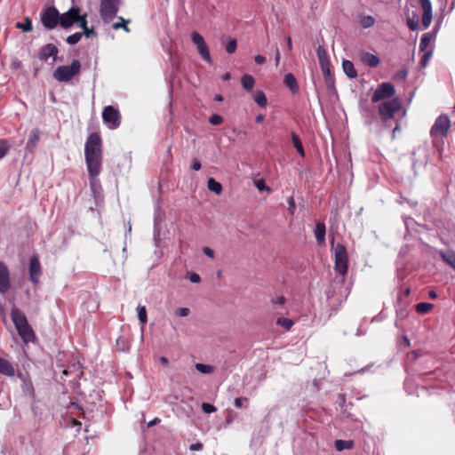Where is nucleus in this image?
I'll list each match as a JSON object with an SVG mask.
<instances>
[{"label": "nucleus", "mask_w": 455, "mask_h": 455, "mask_svg": "<svg viewBox=\"0 0 455 455\" xmlns=\"http://www.w3.org/2000/svg\"><path fill=\"white\" fill-rule=\"evenodd\" d=\"M102 140L98 132L91 133L84 144V159L87 171L102 169Z\"/></svg>", "instance_id": "obj_1"}, {"label": "nucleus", "mask_w": 455, "mask_h": 455, "mask_svg": "<svg viewBox=\"0 0 455 455\" xmlns=\"http://www.w3.org/2000/svg\"><path fill=\"white\" fill-rule=\"evenodd\" d=\"M11 317L22 340L25 343L33 341L35 339V333L32 327L29 325L25 314L19 308L12 307L11 310Z\"/></svg>", "instance_id": "obj_2"}, {"label": "nucleus", "mask_w": 455, "mask_h": 455, "mask_svg": "<svg viewBox=\"0 0 455 455\" xmlns=\"http://www.w3.org/2000/svg\"><path fill=\"white\" fill-rule=\"evenodd\" d=\"M81 62L79 60H73L69 66L63 65L58 67L53 72V78L60 83H69L75 76L81 72Z\"/></svg>", "instance_id": "obj_3"}, {"label": "nucleus", "mask_w": 455, "mask_h": 455, "mask_svg": "<svg viewBox=\"0 0 455 455\" xmlns=\"http://www.w3.org/2000/svg\"><path fill=\"white\" fill-rule=\"evenodd\" d=\"M331 247L334 257V271L337 274L345 276L348 268V254L347 249L341 243L334 245L333 241L331 242Z\"/></svg>", "instance_id": "obj_4"}, {"label": "nucleus", "mask_w": 455, "mask_h": 455, "mask_svg": "<svg viewBox=\"0 0 455 455\" xmlns=\"http://www.w3.org/2000/svg\"><path fill=\"white\" fill-rule=\"evenodd\" d=\"M400 109L401 101L398 98L383 101L378 106L380 120L386 126H388V122L394 119L395 114Z\"/></svg>", "instance_id": "obj_5"}, {"label": "nucleus", "mask_w": 455, "mask_h": 455, "mask_svg": "<svg viewBox=\"0 0 455 455\" xmlns=\"http://www.w3.org/2000/svg\"><path fill=\"white\" fill-rule=\"evenodd\" d=\"M122 0H100V16L106 24L112 21L119 11Z\"/></svg>", "instance_id": "obj_6"}, {"label": "nucleus", "mask_w": 455, "mask_h": 455, "mask_svg": "<svg viewBox=\"0 0 455 455\" xmlns=\"http://www.w3.org/2000/svg\"><path fill=\"white\" fill-rule=\"evenodd\" d=\"M451 127V120L447 115L439 116L430 129V135L434 138H443Z\"/></svg>", "instance_id": "obj_7"}, {"label": "nucleus", "mask_w": 455, "mask_h": 455, "mask_svg": "<svg viewBox=\"0 0 455 455\" xmlns=\"http://www.w3.org/2000/svg\"><path fill=\"white\" fill-rule=\"evenodd\" d=\"M41 22L44 27L52 30L60 23V12L54 6H49L43 10L41 13Z\"/></svg>", "instance_id": "obj_8"}, {"label": "nucleus", "mask_w": 455, "mask_h": 455, "mask_svg": "<svg viewBox=\"0 0 455 455\" xmlns=\"http://www.w3.org/2000/svg\"><path fill=\"white\" fill-rule=\"evenodd\" d=\"M102 119L104 124L112 130L118 128L121 124V115L119 111L112 106H107L103 108Z\"/></svg>", "instance_id": "obj_9"}, {"label": "nucleus", "mask_w": 455, "mask_h": 455, "mask_svg": "<svg viewBox=\"0 0 455 455\" xmlns=\"http://www.w3.org/2000/svg\"><path fill=\"white\" fill-rule=\"evenodd\" d=\"M395 93V86L390 83L380 84L374 92L371 101L377 103L383 100L392 98Z\"/></svg>", "instance_id": "obj_10"}, {"label": "nucleus", "mask_w": 455, "mask_h": 455, "mask_svg": "<svg viewBox=\"0 0 455 455\" xmlns=\"http://www.w3.org/2000/svg\"><path fill=\"white\" fill-rule=\"evenodd\" d=\"M191 40L196 45L197 51L201 57L208 63H212L209 48L204 37L196 31L191 34Z\"/></svg>", "instance_id": "obj_11"}, {"label": "nucleus", "mask_w": 455, "mask_h": 455, "mask_svg": "<svg viewBox=\"0 0 455 455\" xmlns=\"http://www.w3.org/2000/svg\"><path fill=\"white\" fill-rule=\"evenodd\" d=\"M78 12H81L80 7L72 6L66 12L60 14V25L66 29L71 28L76 23Z\"/></svg>", "instance_id": "obj_12"}, {"label": "nucleus", "mask_w": 455, "mask_h": 455, "mask_svg": "<svg viewBox=\"0 0 455 455\" xmlns=\"http://www.w3.org/2000/svg\"><path fill=\"white\" fill-rule=\"evenodd\" d=\"M29 279L34 284L39 283L40 276L42 275V267L37 256H33L30 259L29 263Z\"/></svg>", "instance_id": "obj_13"}, {"label": "nucleus", "mask_w": 455, "mask_h": 455, "mask_svg": "<svg viewBox=\"0 0 455 455\" xmlns=\"http://www.w3.org/2000/svg\"><path fill=\"white\" fill-rule=\"evenodd\" d=\"M11 288L10 272L7 266L0 261V293H6Z\"/></svg>", "instance_id": "obj_14"}, {"label": "nucleus", "mask_w": 455, "mask_h": 455, "mask_svg": "<svg viewBox=\"0 0 455 455\" xmlns=\"http://www.w3.org/2000/svg\"><path fill=\"white\" fill-rule=\"evenodd\" d=\"M422 26L425 29H427L432 21L433 12H432V4L430 0H423L422 1Z\"/></svg>", "instance_id": "obj_15"}, {"label": "nucleus", "mask_w": 455, "mask_h": 455, "mask_svg": "<svg viewBox=\"0 0 455 455\" xmlns=\"http://www.w3.org/2000/svg\"><path fill=\"white\" fill-rule=\"evenodd\" d=\"M58 52V48L54 44H47L40 49L38 57L44 61H46L50 57H52L55 60Z\"/></svg>", "instance_id": "obj_16"}, {"label": "nucleus", "mask_w": 455, "mask_h": 455, "mask_svg": "<svg viewBox=\"0 0 455 455\" xmlns=\"http://www.w3.org/2000/svg\"><path fill=\"white\" fill-rule=\"evenodd\" d=\"M87 172H88V175H89L91 189H92V193L94 194V196H96L97 195H100L101 192L100 181L98 179V176L101 172V169H96L95 170L96 172H92V170L87 171Z\"/></svg>", "instance_id": "obj_17"}, {"label": "nucleus", "mask_w": 455, "mask_h": 455, "mask_svg": "<svg viewBox=\"0 0 455 455\" xmlns=\"http://www.w3.org/2000/svg\"><path fill=\"white\" fill-rule=\"evenodd\" d=\"M316 53L323 73H327L328 68H331V62L325 49L319 45L316 49Z\"/></svg>", "instance_id": "obj_18"}, {"label": "nucleus", "mask_w": 455, "mask_h": 455, "mask_svg": "<svg viewBox=\"0 0 455 455\" xmlns=\"http://www.w3.org/2000/svg\"><path fill=\"white\" fill-rule=\"evenodd\" d=\"M40 140V131L37 128H35L31 131L29 138L27 141L25 149L26 151L33 154L35 149L37 147V143Z\"/></svg>", "instance_id": "obj_19"}, {"label": "nucleus", "mask_w": 455, "mask_h": 455, "mask_svg": "<svg viewBox=\"0 0 455 455\" xmlns=\"http://www.w3.org/2000/svg\"><path fill=\"white\" fill-rule=\"evenodd\" d=\"M325 234L326 228L323 222H317L314 229V235L318 244L322 245L325 243Z\"/></svg>", "instance_id": "obj_20"}, {"label": "nucleus", "mask_w": 455, "mask_h": 455, "mask_svg": "<svg viewBox=\"0 0 455 455\" xmlns=\"http://www.w3.org/2000/svg\"><path fill=\"white\" fill-rule=\"evenodd\" d=\"M0 374L7 377H12L15 374L12 364L3 357H0Z\"/></svg>", "instance_id": "obj_21"}, {"label": "nucleus", "mask_w": 455, "mask_h": 455, "mask_svg": "<svg viewBox=\"0 0 455 455\" xmlns=\"http://www.w3.org/2000/svg\"><path fill=\"white\" fill-rule=\"evenodd\" d=\"M283 83L291 90L292 93L298 92L299 85L295 76L292 74H286L283 77Z\"/></svg>", "instance_id": "obj_22"}, {"label": "nucleus", "mask_w": 455, "mask_h": 455, "mask_svg": "<svg viewBox=\"0 0 455 455\" xmlns=\"http://www.w3.org/2000/svg\"><path fill=\"white\" fill-rule=\"evenodd\" d=\"M342 68L348 78L354 79L357 77V72L354 67V64L350 60H344L342 62Z\"/></svg>", "instance_id": "obj_23"}, {"label": "nucleus", "mask_w": 455, "mask_h": 455, "mask_svg": "<svg viewBox=\"0 0 455 455\" xmlns=\"http://www.w3.org/2000/svg\"><path fill=\"white\" fill-rule=\"evenodd\" d=\"M362 60L371 68H376L379 65L380 60L377 55L366 52L363 55Z\"/></svg>", "instance_id": "obj_24"}, {"label": "nucleus", "mask_w": 455, "mask_h": 455, "mask_svg": "<svg viewBox=\"0 0 455 455\" xmlns=\"http://www.w3.org/2000/svg\"><path fill=\"white\" fill-rule=\"evenodd\" d=\"M439 255L446 264L455 270V251H439Z\"/></svg>", "instance_id": "obj_25"}, {"label": "nucleus", "mask_w": 455, "mask_h": 455, "mask_svg": "<svg viewBox=\"0 0 455 455\" xmlns=\"http://www.w3.org/2000/svg\"><path fill=\"white\" fill-rule=\"evenodd\" d=\"M353 440H336L334 447L337 451H341L343 450H351L354 447Z\"/></svg>", "instance_id": "obj_26"}, {"label": "nucleus", "mask_w": 455, "mask_h": 455, "mask_svg": "<svg viewBox=\"0 0 455 455\" xmlns=\"http://www.w3.org/2000/svg\"><path fill=\"white\" fill-rule=\"evenodd\" d=\"M323 74L324 76V81H325L327 89L332 92H336L335 80H334L333 75L331 73V68H328L327 73H323Z\"/></svg>", "instance_id": "obj_27"}, {"label": "nucleus", "mask_w": 455, "mask_h": 455, "mask_svg": "<svg viewBox=\"0 0 455 455\" xmlns=\"http://www.w3.org/2000/svg\"><path fill=\"white\" fill-rule=\"evenodd\" d=\"M207 188L210 191L220 195L222 192L221 184L213 178H210L207 181Z\"/></svg>", "instance_id": "obj_28"}, {"label": "nucleus", "mask_w": 455, "mask_h": 455, "mask_svg": "<svg viewBox=\"0 0 455 455\" xmlns=\"http://www.w3.org/2000/svg\"><path fill=\"white\" fill-rule=\"evenodd\" d=\"M241 83L244 90L251 92L254 86L255 80L251 75H243Z\"/></svg>", "instance_id": "obj_29"}, {"label": "nucleus", "mask_w": 455, "mask_h": 455, "mask_svg": "<svg viewBox=\"0 0 455 455\" xmlns=\"http://www.w3.org/2000/svg\"><path fill=\"white\" fill-rule=\"evenodd\" d=\"M116 18L120 20V22H115L112 24V28L114 30H118L119 28H123L125 32L129 33L130 28H128L127 24L130 22V20H124L121 16H116Z\"/></svg>", "instance_id": "obj_30"}, {"label": "nucleus", "mask_w": 455, "mask_h": 455, "mask_svg": "<svg viewBox=\"0 0 455 455\" xmlns=\"http://www.w3.org/2000/svg\"><path fill=\"white\" fill-rule=\"evenodd\" d=\"M253 100L261 108H265L267 104V97L262 91H257L254 94Z\"/></svg>", "instance_id": "obj_31"}, {"label": "nucleus", "mask_w": 455, "mask_h": 455, "mask_svg": "<svg viewBox=\"0 0 455 455\" xmlns=\"http://www.w3.org/2000/svg\"><path fill=\"white\" fill-rule=\"evenodd\" d=\"M291 140H292L294 148L297 149L298 153L301 156H305V151H304L301 140H300L299 137L297 134H295L294 132L291 133Z\"/></svg>", "instance_id": "obj_32"}, {"label": "nucleus", "mask_w": 455, "mask_h": 455, "mask_svg": "<svg viewBox=\"0 0 455 455\" xmlns=\"http://www.w3.org/2000/svg\"><path fill=\"white\" fill-rule=\"evenodd\" d=\"M434 305L431 303L420 302L416 305V312L418 314L424 315L431 311Z\"/></svg>", "instance_id": "obj_33"}, {"label": "nucleus", "mask_w": 455, "mask_h": 455, "mask_svg": "<svg viewBox=\"0 0 455 455\" xmlns=\"http://www.w3.org/2000/svg\"><path fill=\"white\" fill-rule=\"evenodd\" d=\"M432 39V34L431 33H425L422 35L420 43H419V51L425 52L429 45Z\"/></svg>", "instance_id": "obj_34"}, {"label": "nucleus", "mask_w": 455, "mask_h": 455, "mask_svg": "<svg viewBox=\"0 0 455 455\" xmlns=\"http://www.w3.org/2000/svg\"><path fill=\"white\" fill-rule=\"evenodd\" d=\"M22 391L26 395H28L30 397L34 396L35 390H34L33 384L30 380L23 379Z\"/></svg>", "instance_id": "obj_35"}, {"label": "nucleus", "mask_w": 455, "mask_h": 455, "mask_svg": "<svg viewBox=\"0 0 455 455\" xmlns=\"http://www.w3.org/2000/svg\"><path fill=\"white\" fill-rule=\"evenodd\" d=\"M196 369L199 372L204 373V374H211L214 371V367L212 365L200 363L196 364Z\"/></svg>", "instance_id": "obj_36"}, {"label": "nucleus", "mask_w": 455, "mask_h": 455, "mask_svg": "<svg viewBox=\"0 0 455 455\" xmlns=\"http://www.w3.org/2000/svg\"><path fill=\"white\" fill-rule=\"evenodd\" d=\"M138 318L142 325L148 321L147 309L144 306L139 305L137 307Z\"/></svg>", "instance_id": "obj_37"}, {"label": "nucleus", "mask_w": 455, "mask_h": 455, "mask_svg": "<svg viewBox=\"0 0 455 455\" xmlns=\"http://www.w3.org/2000/svg\"><path fill=\"white\" fill-rule=\"evenodd\" d=\"M16 27L22 29L24 32H29L33 29L32 21L28 17L24 20L23 22H18Z\"/></svg>", "instance_id": "obj_38"}, {"label": "nucleus", "mask_w": 455, "mask_h": 455, "mask_svg": "<svg viewBox=\"0 0 455 455\" xmlns=\"http://www.w3.org/2000/svg\"><path fill=\"white\" fill-rule=\"evenodd\" d=\"M276 324L283 327L285 330H290L293 326L294 322L290 318L279 317L276 320Z\"/></svg>", "instance_id": "obj_39"}, {"label": "nucleus", "mask_w": 455, "mask_h": 455, "mask_svg": "<svg viewBox=\"0 0 455 455\" xmlns=\"http://www.w3.org/2000/svg\"><path fill=\"white\" fill-rule=\"evenodd\" d=\"M407 26L411 31H416L419 28V16L415 13L412 18L407 20Z\"/></svg>", "instance_id": "obj_40"}, {"label": "nucleus", "mask_w": 455, "mask_h": 455, "mask_svg": "<svg viewBox=\"0 0 455 455\" xmlns=\"http://www.w3.org/2000/svg\"><path fill=\"white\" fill-rule=\"evenodd\" d=\"M83 36V33H80V32H76L70 36H68L67 38H66V42L68 44H77L81 38Z\"/></svg>", "instance_id": "obj_41"}, {"label": "nucleus", "mask_w": 455, "mask_h": 455, "mask_svg": "<svg viewBox=\"0 0 455 455\" xmlns=\"http://www.w3.org/2000/svg\"><path fill=\"white\" fill-rule=\"evenodd\" d=\"M10 149L7 140H0V159L4 158Z\"/></svg>", "instance_id": "obj_42"}, {"label": "nucleus", "mask_w": 455, "mask_h": 455, "mask_svg": "<svg viewBox=\"0 0 455 455\" xmlns=\"http://www.w3.org/2000/svg\"><path fill=\"white\" fill-rule=\"evenodd\" d=\"M81 12H78V15L76 16V22L78 23V27L82 29L87 26V13L81 14Z\"/></svg>", "instance_id": "obj_43"}, {"label": "nucleus", "mask_w": 455, "mask_h": 455, "mask_svg": "<svg viewBox=\"0 0 455 455\" xmlns=\"http://www.w3.org/2000/svg\"><path fill=\"white\" fill-rule=\"evenodd\" d=\"M83 36H84L86 38H95L97 37V33L94 29V27H86L83 28Z\"/></svg>", "instance_id": "obj_44"}, {"label": "nucleus", "mask_w": 455, "mask_h": 455, "mask_svg": "<svg viewBox=\"0 0 455 455\" xmlns=\"http://www.w3.org/2000/svg\"><path fill=\"white\" fill-rule=\"evenodd\" d=\"M375 20L371 16H364L361 20V25L365 28H371L374 25Z\"/></svg>", "instance_id": "obj_45"}, {"label": "nucleus", "mask_w": 455, "mask_h": 455, "mask_svg": "<svg viewBox=\"0 0 455 455\" xmlns=\"http://www.w3.org/2000/svg\"><path fill=\"white\" fill-rule=\"evenodd\" d=\"M237 48V42L235 39L230 40L226 45V51L228 53L232 54Z\"/></svg>", "instance_id": "obj_46"}, {"label": "nucleus", "mask_w": 455, "mask_h": 455, "mask_svg": "<svg viewBox=\"0 0 455 455\" xmlns=\"http://www.w3.org/2000/svg\"><path fill=\"white\" fill-rule=\"evenodd\" d=\"M202 410L204 413H212L217 411V408L213 404L203 403Z\"/></svg>", "instance_id": "obj_47"}, {"label": "nucleus", "mask_w": 455, "mask_h": 455, "mask_svg": "<svg viewBox=\"0 0 455 455\" xmlns=\"http://www.w3.org/2000/svg\"><path fill=\"white\" fill-rule=\"evenodd\" d=\"M209 122L212 125H219L223 122V118L220 115H212L210 117Z\"/></svg>", "instance_id": "obj_48"}, {"label": "nucleus", "mask_w": 455, "mask_h": 455, "mask_svg": "<svg viewBox=\"0 0 455 455\" xmlns=\"http://www.w3.org/2000/svg\"><path fill=\"white\" fill-rule=\"evenodd\" d=\"M287 203H288V212L292 215L294 214L295 212V210H296V204H295V200L293 198V196H290L287 200Z\"/></svg>", "instance_id": "obj_49"}, {"label": "nucleus", "mask_w": 455, "mask_h": 455, "mask_svg": "<svg viewBox=\"0 0 455 455\" xmlns=\"http://www.w3.org/2000/svg\"><path fill=\"white\" fill-rule=\"evenodd\" d=\"M190 310L188 307H180L175 311V315L180 317L188 316Z\"/></svg>", "instance_id": "obj_50"}, {"label": "nucleus", "mask_w": 455, "mask_h": 455, "mask_svg": "<svg viewBox=\"0 0 455 455\" xmlns=\"http://www.w3.org/2000/svg\"><path fill=\"white\" fill-rule=\"evenodd\" d=\"M255 186L259 191L267 190L270 191L271 189L265 185V182L263 180H258L255 181Z\"/></svg>", "instance_id": "obj_51"}, {"label": "nucleus", "mask_w": 455, "mask_h": 455, "mask_svg": "<svg viewBox=\"0 0 455 455\" xmlns=\"http://www.w3.org/2000/svg\"><path fill=\"white\" fill-rule=\"evenodd\" d=\"M248 399L246 397H237L234 401V405L236 408H241L243 406V403H248Z\"/></svg>", "instance_id": "obj_52"}, {"label": "nucleus", "mask_w": 455, "mask_h": 455, "mask_svg": "<svg viewBox=\"0 0 455 455\" xmlns=\"http://www.w3.org/2000/svg\"><path fill=\"white\" fill-rule=\"evenodd\" d=\"M431 55H432V52H427L424 53L422 59L420 60L421 67H426L427 65Z\"/></svg>", "instance_id": "obj_53"}, {"label": "nucleus", "mask_w": 455, "mask_h": 455, "mask_svg": "<svg viewBox=\"0 0 455 455\" xmlns=\"http://www.w3.org/2000/svg\"><path fill=\"white\" fill-rule=\"evenodd\" d=\"M188 279L194 283H197L201 281L200 275L194 272L188 273Z\"/></svg>", "instance_id": "obj_54"}, {"label": "nucleus", "mask_w": 455, "mask_h": 455, "mask_svg": "<svg viewBox=\"0 0 455 455\" xmlns=\"http://www.w3.org/2000/svg\"><path fill=\"white\" fill-rule=\"evenodd\" d=\"M203 449V443H200V442H197V443H192L190 446H189V450L190 451H200Z\"/></svg>", "instance_id": "obj_55"}, {"label": "nucleus", "mask_w": 455, "mask_h": 455, "mask_svg": "<svg viewBox=\"0 0 455 455\" xmlns=\"http://www.w3.org/2000/svg\"><path fill=\"white\" fill-rule=\"evenodd\" d=\"M254 60L258 65H263L266 63L267 60L262 55H257L254 57Z\"/></svg>", "instance_id": "obj_56"}, {"label": "nucleus", "mask_w": 455, "mask_h": 455, "mask_svg": "<svg viewBox=\"0 0 455 455\" xmlns=\"http://www.w3.org/2000/svg\"><path fill=\"white\" fill-rule=\"evenodd\" d=\"M286 299L283 296H280L276 299H272L273 304H277L283 306L285 303Z\"/></svg>", "instance_id": "obj_57"}, {"label": "nucleus", "mask_w": 455, "mask_h": 455, "mask_svg": "<svg viewBox=\"0 0 455 455\" xmlns=\"http://www.w3.org/2000/svg\"><path fill=\"white\" fill-rule=\"evenodd\" d=\"M203 251H204V253L206 256H208V257H210V258H212V259H213V258H214V251H213V250H212V249H211V248H209V247H204V248L203 249Z\"/></svg>", "instance_id": "obj_58"}, {"label": "nucleus", "mask_w": 455, "mask_h": 455, "mask_svg": "<svg viewBox=\"0 0 455 455\" xmlns=\"http://www.w3.org/2000/svg\"><path fill=\"white\" fill-rule=\"evenodd\" d=\"M191 168L192 170L194 171H199L201 169V164L198 160H194L192 165H191Z\"/></svg>", "instance_id": "obj_59"}, {"label": "nucleus", "mask_w": 455, "mask_h": 455, "mask_svg": "<svg viewBox=\"0 0 455 455\" xmlns=\"http://www.w3.org/2000/svg\"><path fill=\"white\" fill-rule=\"evenodd\" d=\"M395 76L398 79L404 80L407 77V71H401Z\"/></svg>", "instance_id": "obj_60"}, {"label": "nucleus", "mask_w": 455, "mask_h": 455, "mask_svg": "<svg viewBox=\"0 0 455 455\" xmlns=\"http://www.w3.org/2000/svg\"><path fill=\"white\" fill-rule=\"evenodd\" d=\"M275 66H278L279 61H280V52H279L278 47H276V49H275Z\"/></svg>", "instance_id": "obj_61"}, {"label": "nucleus", "mask_w": 455, "mask_h": 455, "mask_svg": "<svg viewBox=\"0 0 455 455\" xmlns=\"http://www.w3.org/2000/svg\"><path fill=\"white\" fill-rule=\"evenodd\" d=\"M286 42H287V48L289 51H291L292 50V43H291V38L290 36H288L286 37Z\"/></svg>", "instance_id": "obj_62"}, {"label": "nucleus", "mask_w": 455, "mask_h": 455, "mask_svg": "<svg viewBox=\"0 0 455 455\" xmlns=\"http://www.w3.org/2000/svg\"><path fill=\"white\" fill-rule=\"evenodd\" d=\"M158 422H160V419L158 418H155L154 419H152L151 421H149L148 423V427H151L155 426Z\"/></svg>", "instance_id": "obj_63"}, {"label": "nucleus", "mask_w": 455, "mask_h": 455, "mask_svg": "<svg viewBox=\"0 0 455 455\" xmlns=\"http://www.w3.org/2000/svg\"><path fill=\"white\" fill-rule=\"evenodd\" d=\"M437 296H438V295H437L436 291H433V290L429 291V292H428V297H429L430 299H436V298H437Z\"/></svg>", "instance_id": "obj_64"}]
</instances>
